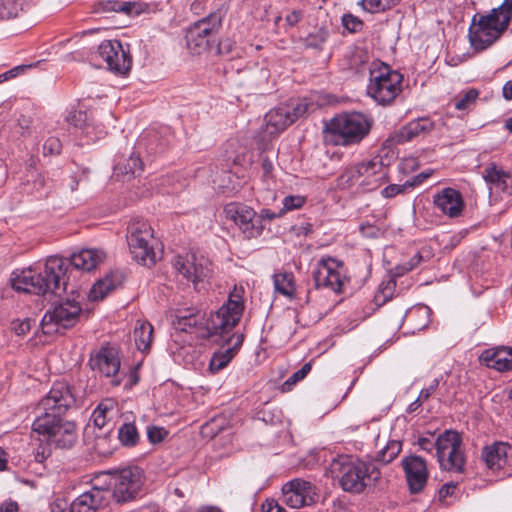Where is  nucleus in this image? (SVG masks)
Instances as JSON below:
<instances>
[{
	"label": "nucleus",
	"mask_w": 512,
	"mask_h": 512,
	"mask_svg": "<svg viewBox=\"0 0 512 512\" xmlns=\"http://www.w3.org/2000/svg\"><path fill=\"white\" fill-rule=\"evenodd\" d=\"M115 170L122 175L135 176L142 172V161L138 154L132 153L122 166L119 163L115 166Z\"/></svg>",
	"instance_id": "obj_39"
},
{
	"label": "nucleus",
	"mask_w": 512,
	"mask_h": 512,
	"mask_svg": "<svg viewBox=\"0 0 512 512\" xmlns=\"http://www.w3.org/2000/svg\"><path fill=\"white\" fill-rule=\"evenodd\" d=\"M122 280L123 276L120 272H111L92 286L89 291V299L92 301L103 299L110 291L118 287Z\"/></svg>",
	"instance_id": "obj_29"
},
{
	"label": "nucleus",
	"mask_w": 512,
	"mask_h": 512,
	"mask_svg": "<svg viewBox=\"0 0 512 512\" xmlns=\"http://www.w3.org/2000/svg\"><path fill=\"white\" fill-rule=\"evenodd\" d=\"M512 453V447L506 442H495L491 445H487L482 450V459L485 462L487 468L493 472L503 471V475L510 476L511 473H506V468L510 454Z\"/></svg>",
	"instance_id": "obj_25"
},
{
	"label": "nucleus",
	"mask_w": 512,
	"mask_h": 512,
	"mask_svg": "<svg viewBox=\"0 0 512 512\" xmlns=\"http://www.w3.org/2000/svg\"><path fill=\"white\" fill-rule=\"evenodd\" d=\"M402 466L410 492H421L429 475L426 461L420 456L411 455L402 460Z\"/></svg>",
	"instance_id": "obj_21"
},
{
	"label": "nucleus",
	"mask_w": 512,
	"mask_h": 512,
	"mask_svg": "<svg viewBox=\"0 0 512 512\" xmlns=\"http://www.w3.org/2000/svg\"><path fill=\"white\" fill-rule=\"evenodd\" d=\"M435 123L429 117H420L414 119L397 131L391 136V141L394 144H404L419 137H424L433 131Z\"/></svg>",
	"instance_id": "obj_24"
},
{
	"label": "nucleus",
	"mask_w": 512,
	"mask_h": 512,
	"mask_svg": "<svg viewBox=\"0 0 512 512\" xmlns=\"http://www.w3.org/2000/svg\"><path fill=\"white\" fill-rule=\"evenodd\" d=\"M441 470L463 473L466 463L462 449V437L453 430H446L438 436V453H435Z\"/></svg>",
	"instance_id": "obj_9"
},
{
	"label": "nucleus",
	"mask_w": 512,
	"mask_h": 512,
	"mask_svg": "<svg viewBox=\"0 0 512 512\" xmlns=\"http://www.w3.org/2000/svg\"><path fill=\"white\" fill-rule=\"evenodd\" d=\"M34 66H35L34 64L16 66V67H14V68H12V69H10V70L0 74V83H2L4 81H7V80H10L12 78H15L20 73H22L25 70H27L29 68H32Z\"/></svg>",
	"instance_id": "obj_56"
},
{
	"label": "nucleus",
	"mask_w": 512,
	"mask_h": 512,
	"mask_svg": "<svg viewBox=\"0 0 512 512\" xmlns=\"http://www.w3.org/2000/svg\"><path fill=\"white\" fill-rule=\"evenodd\" d=\"M512 32V0H504L489 13H476L468 32Z\"/></svg>",
	"instance_id": "obj_11"
},
{
	"label": "nucleus",
	"mask_w": 512,
	"mask_h": 512,
	"mask_svg": "<svg viewBox=\"0 0 512 512\" xmlns=\"http://www.w3.org/2000/svg\"><path fill=\"white\" fill-rule=\"evenodd\" d=\"M100 58L114 74L125 75L132 66L129 46L125 48L118 40L103 41L98 48Z\"/></svg>",
	"instance_id": "obj_16"
},
{
	"label": "nucleus",
	"mask_w": 512,
	"mask_h": 512,
	"mask_svg": "<svg viewBox=\"0 0 512 512\" xmlns=\"http://www.w3.org/2000/svg\"><path fill=\"white\" fill-rule=\"evenodd\" d=\"M479 91L475 88H470L463 93L459 94L454 99V107L456 110L464 111L475 104L479 97Z\"/></svg>",
	"instance_id": "obj_43"
},
{
	"label": "nucleus",
	"mask_w": 512,
	"mask_h": 512,
	"mask_svg": "<svg viewBox=\"0 0 512 512\" xmlns=\"http://www.w3.org/2000/svg\"><path fill=\"white\" fill-rule=\"evenodd\" d=\"M32 431L59 448H70L77 439L75 423L63 417L38 415L32 423Z\"/></svg>",
	"instance_id": "obj_8"
},
{
	"label": "nucleus",
	"mask_w": 512,
	"mask_h": 512,
	"mask_svg": "<svg viewBox=\"0 0 512 512\" xmlns=\"http://www.w3.org/2000/svg\"><path fill=\"white\" fill-rule=\"evenodd\" d=\"M361 234L365 237L374 238L377 237L379 229L369 223H362L359 226Z\"/></svg>",
	"instance_id": "obj_58"
},
{
	"label": "nucleus",
	"mask_w": 512,
	"mask_h": 512,
	"mask_svg": "<svg viewBox=\"0 0 512 512\" xmlns=\"http://www.w3.org/2000/svg\"><path fill=\"white\" fill-rule=\"evenodd\" d=\"M311 363H305L299 370L294 372L282 385V391L286 392L291 390L299 381L303 380L307 374L311 371Z\"/></svg>",
	"instance_id": "obj_46"
},
{
	"label": "nucleus",
	"mask_w": 512,
	"mask_h": 512,
	"mask_svg": "<svg viewBox=\"0 0 512 512\" xmlns=\"http://www.w3.org/2000/svg\"><path fill=\"white\" fill-rule=\"evenodd\" d=\"M462 42H458L457 39L455 40V43L453 45V48L455 49L454 52H449L446 57V63L450 66H458L459 64L466 61L470 56V52H462L461 48L459 47Z\"/></svg>",
	"instance_id": "obj_47"
},
{
	"label": "nucleus",
	"mask_w": 512,
	"mask_h": 512,
	"mask_svg": "<svg viewBox=\"0 0 512 512\" xmlns=\"http://www.w3.org/2000/svg\"><path fill=\"white\" fill-rule=\"evenodd\" d=\"M98 7L104 12L122 13L130 18L150 11V5L143 1L103 0L98 3Z\"/></svg>",
	"instance_id": "obj_26"
},
{
	"label": "nucleus",
	"mask_w": 512,
	"mask_h": 512,
	"mask_svg": "<svg viewBox=\"0 0 512 512\" xmlns=\"http://www.w3.org/2000/svg\"><path fill=\"white\" fill-rule=\"evenodd\" d=\"M483 177L488 184L498 189L505 190L507 187L508 175L494 164L485 168Z\"/></svg>",
	"instance_id": "obj_36"
},
{
	"label": "nucleus",
	"mask_w": 512,
	"mask_h": 512,
	"mask_svg": "<svg viewBox=\"0 0 512 512\" xmlns=\"http://www.w3.org/2000/svg\"><path fill=\"white\" fill-rule=\"evenodd\" d=\"M431 174H432L431 171L421 172V173L415 175L411 180H407L406 185H409L410 188L415 187V186L421 184L425 179L429 178Z\"/></svg>",
	"instance_id": "obj_61"
},
{
	"label": "nucleus",
	"mask_w": 512,
	"mask_h": 512,
	"mask_svg": "<svg viewBox=\"0 0 512 512\" xmlns=\"http://www.w3.org/2000/svg\"><path fill=\"white\" fill-rule=\"evenodd\" d=\"M66 121L69 125L81 129L83 134L84 128L90 123L87 112L81 110L70 111L66 117Z\"/></svg>",
	"instance_id": "obj_45"
},
{
	"label": "nucleus",
	"mask_w": 512,
	"mask_h": 512,
	"mask_svg": "<svg viewBox=\"0 0 512 512\" xmlns=\"http://www.w3.org/2000/svg\"><path fill=\"white\" fill-rule=\"evenodd\" d=\"M168 435V431L164 427L160 426H148L147 427V438L150 443L158 444L161 443Z\"/></svg>",
	"instance_id": "obj_50"
},
{
	"label": "nucleus",
	"mask_w": 512,
	"mask_h": 512,
	"mask_svg": "<svg viewBox=\"0 0 512 512\" xmlns=\"http://www.w3.org/2000/svg\"><path fill=\"white\" fill-rule=\"evenodd\" d=\"M71 387L62 381L55 382L38 404L39 415L63 417L75 404Z\"/></svg>",
	"instance_id": "obj_14"
},
{
	"label": "nucleus",
	"mask_w": 512,
	"mask_h": 512,
	"mask_svg": "<svg viewBox=\"0 0 512 512\" xmlns=\"http://www.w3.org/2000/svg\"><path fill=\"white\" fill-rule=\"evenodd\" d=\"M282 215V212L275 213L270 209H262L259 214H257V218L260 219V223L262 224L263 220H273L277 217H280Z\"/></svg>",
	"instance_id": "obj_63"
},
{
	"label": "nucleus",
	"mask_w": 512,
	"mask_h": 512,
	"mask_svg": "<svg viewBox=\"0 0 512 512\" xmlns=\"http://www.w3.org/2000/svg\"><path fill=\"white\" fill-rule=\"evenodd\" d=\"M106 133L107 132L103 125H95V124L89 123V125H87L84 128V135L87 137L88 141H92V142H95V141L103 138L104 135H106Z\"/></svg>",
	"instance_id": "obj_51"
},
{
	"label": "nucleus",
	"mask_w": 512,
	"mask_h": 512,
	"mask_svg": "<svg viewBox=\"0 0 512 512\" xmlns=\"http://www.w3.org/2000/svg\"><path fill=\"white\" fill-rule=\"evenodd\" d=\"M61 147L62 145L58 138L50 137L43 145L44 154H59L61 152Z\"/></svg>",
	"instance_id": "obj_55"
},
{
	"label": "nucleus",
	"mask_w": 512,
	"mask_h": 512,
	"mask_svg": "<svg viewBox=\"0 0 512 512\" xmlns=\"http://www.w3.org/2000/svg\"><path fill=\"white\" fill-rule=\"evenodd\" d=\"M127 242L132 257L141 265L151 267L157 261L151 225L144 219H133L127 228Z\"/></svg>",
	"instance_id": "obj_7"
},
{
	"label": "nucleus",
	"mask_w": 512,
	"mask_h": 512,
	"mask_svg": "<svg viewBox=\"0 0 512 512\" xmlns=\"http://www.w3.org/2000/svg\"><path fill=\"white\" fill-rule=\"evenodd\" d=\"M305 203V198L300 195H288L283 199L282 214L287 211L301 208Z\"/></svg>",
	"instance_id": "obj_49"
},
{
	"label": "nucleus",
	"mask_w": 512,
	"mask_h": 512,
	"mask_svg": "<svg viewBox=\"0 0 512 512\" xmlns=\"http://www.w3.org/2000/svg\"><path fill=\"white\" fill-rule=\"evenodd\" d=\"M211 51L217 54H228L232 51V42L228 37L225 39L215 38V42L211 45Z\"/></svg>",
	"instance_id": "obj_52"
},
{
	"label": "nucleus",
	"mask_w": 512,
	"mask_h": 512,
	"mask_svg": "<svg viewBox=\"0 0 512 512\" xmlns=\"http://www.w3.org/2000/svg\"><path fill=\"white\" fill-rule=\"evenodd\" d=\"M224 337H226L224 344L210 359L209 370L212 373H217L226 367L236 355L244 341V335L238 332L232 333L231 335L229 333Z\"/></svg>",
	"instance_id": "obj_23"
},
{
	"label": "nucleus",
	"mask_w": 512,
	"mask_h": 512,
	"mask_svg": "<svg viewBox=\"0 0 512 512\" xmlns=\"http://www.w3.org/2000/svg\"><path fill=\"white\" fill-rule=\"evenodd\" d=\"M93 371L111 378V384L118 386L121 383L120 377V357L118 350L111 346H102L99 350L91 354L89 360Z\"/></svg>",
	"instance_id": "obj_19"
},
{
	"label": "nucleus",
	"mask_w": 512,
	"mask_h": 512,
	"mask_svg": "<svg viewBox=\"0 0 512 512\" xmlns=\"http://www.w3.org/2000/svg\"><path fill=\"white\" fill-rule=\"evenodd\" d=\"M330 470L341 488L349 493L359 494L379 478L380 472L371 463L349 457H339L331 462Z\"/></svg>",
	"instance_id": "obj_4"
},
{
	"label": "nucleus",
	"mask_w": 512,
	"mask_h": 512,
	"mask_svg": "<svg viewBox=\"0 0 512 512\" xmlns=\"http://www.w3.org/2000/svg\"><path fill=\"white\" fill-rule=\"evenodd\" d=\"M18 504L14 501H5L0 504V512H17Z\"/></svg>",
	"instance_id": "obj_64"
},
{
	"label": "nucleus",
	"mask_w": 512,
	"mask_h": 512,
	"mask_svg": "<svg viewBox=\"0 0 512 512\" xmlns=\"http://www.w3.org/2000/svg\"><path fill=\"white\" fill-rule=\"evenodd\" d=\"M347 68L355 73H362L365 70L369 71L372 62H370L369 53L362 48H355L345 55Z\"/></svg>",
	"instance_id": "obj_30"
},
{
	"label": "nucleus",
	"mask_w": 512,
	"mask_h": 512,
	"mask_svg": "<svg viewBox=\"0 0 512 512\" xmlns=\"http://www.w3.org/2000/svg\"><path fill=\"white\" fill-rule=\"evenodd\" d=\"M342 24L347 32H360L364 26V23L360 18L350 13L342 16Z\"/></svg>",
	"instance_id": "obj_48"
},
{
	"label": "nucleus",
	"mask_w": 512,
	"mask_h": 512,
	"mask_svg": "<svg viewBox=\"0 0 512 512\" xmlns=\"http://www.w3.org/2000/svg\"><path fill=\"white\" fill-rule=\"evenodd\" d=\"M262 511L263 512H285V510L281 506H279L275 500H266L262 504Z\"/></svg>",
	"instance_id": "obj_62"
},
{
	"label": "nucleus",
	"mask_w": 512,
	"mask_h": 512,
	"mask_svg": "<svg viewBox=\"0 0 512 512\" xmlns=\"http://www.w3.org/2000/svg\"><path fill=\"white\" fill-rule=\"evenodd\" d=\"M387 179V170L378 157L346 166L337 177V187L365 193L376 190Z\"/></svg>",
	"instance_id": "obj_3"
},
{
	"label": "nucleus",
	"mask_w": 512,
	"mask_h": 512,
	"mask_svg": "<svg viewBox=\"0 0 512 512\" xmlns=\"http://www.w3.org/2000/svg\"><path fill=\"white\" fill-rule=\"evenodd\" d=\"M110 485L117 502H127L136 497L143 485V471L129 466L112 473Z\"/></svg>",
	"instance_id": "obj_13"
},
{
	"label": "nucleus",
	"mask_w": 512,
	"mask_h": 512,
	"mask_svg": "<svg viewBox=\"0 0 512 512\" xmlns=\"http://www.w3.org/2000/svg\"><path fill=\"white\" fill-rule=\"evenodd\" d=\"M316 287L328 288L336 294L344 291L349 282L344 263L331 256H322L313 272Z\"/></svg>",
	"instance_id": "obj_10"
},
{
	"label": "nucleus",
	"mask_w": 512,
	"mask_h": 512,
	"mask_svg": "<svg viewBox=\"0 0 512 512\" xmlns=\"http://www.w3.org/2000/svg\"><path fill=\"white\" fill-rule=\"evenodd\" d=\"M400 0H361L359 5L369 13L384 12L397 5Z\"/></svg>",
	"instance_id": "obj_44"
},
{
	"label": "nucleus",
	"mask_w": 512,
	"mask_h": 512,
	"mask_svg": "<svg viewBox=\"0 0 512 512\" xmlns=\"http://www.w3.org/2000/svg\"><path fill=\"white\" fill-rule=\"evenodd\" d=\"M23 0H2L0 2V19L10 20L23 11Z\"/></svg>",
	"instance_id": "obj_40"
},
{
	"label": "nucleus",
	"mask_w": 512,
	"mask_h": 512,
	"mask_svg": "<svg viewBox=\"0 0 512 512\" xmlns=\"http://www.w3.org/2000/svg\"><path fill=\"white\" fill-rule=\"evenodd\" d=\"M118 439L125 447H134L140 439L139 432L133 422L123 423L118 429Z\"/></svg>",
	"instance_id": "obj_35"
},
{
	"label": "nucleus",
	"mask_w": 512,
	"mask_h": 512,
	"mask_svg": "<svg viewBox=\"0 0 512 512\" xmlns=\"http://www.w3.org/2000/svg\"><path fill=\"white\" fill-rule=\"evenodd\" d=\"M223 15L220 11L212 12L207 17L194 23L193 28L200 32H213L221 26Z\"/></svg>",
	"instance_id": "obj_38"
},
{
	"label": "nucleus",
	"mask_w": 512,
	"mask_h": 512,
	"mask_svg": "<svg viewBox=\"0 0 512 512\" xmlns=\"http://www.w3.org/2000/svg\"><path fill=\"white\" fill-rule=\"evenodd\" d=\"M373 120L361 112H344L333 117L326 126L327 137L337 146L360 143L370 132Z\"/></svg>",
	"instance_id": "obj_5"
},
{
	"label": "nucleus",
	"mask_w": 512,
	"mask_h": 512,
	"mask_svg": "<svg viewBox=\"0 0 512 512\" xmlns=\"http://www.w3.org/2000/svg\"><path fill=\"white\" fill-rule=\"evenodd\" d=\"M455 489H456V483L454 482H450V483H446L444 484L440 489H439V498L440 499H445L449 496H452L455 492Z\"/></svg>",
	"instance_id": "obj_60"
},
{
	"label": "nucleus",
	"mask_w": 512,
	"mask_h": 512,
	"mask_svg": "<svg viewBox=\"0 0 512 512\" xmlns=\"http://www.w3.org/2000/svg\"><path fill=\"white\" fill-rule=\"evenodd\" d=\"M67 262L61 257H49L42 270L29 267L11 274L12 288L36 295L61 296L67 289Z\"/></svg>",
	"instance_id": "obj_2"
},
{
	"label": "nucleus",
	"mask_w": 512,
	"mask_h": 512,
	"mask_svg": "<svg viewBox=\"0 0 512 512\" xmlns=\"http://www.w3.org/2000/svg\"><path fill=\"white\" fill-rule=\"evenodd\" d=\"M81 312L80 304L75 300H66L48 310L42 320L41 328L44 334L58 333L76 324Z\"/></svg>",
	"instance_id": "obj_12"
},
{
	"label": "nucleus",
	"mask_w": 512,
	"mask_h": 512,
	"mask_svg": "<svg viewBox=\"0 0 512 512\" xmlns=\"http://www.w3.org/2000/svg\"><path fill=\"white\" fill-rule=\"evenodd\" d=\"M435 209L443 216L456 219L462 216L465 201L461 192L455 188L446 187L433 195Z\"/></svg>",
	"instance_id": "obj_20"
},
{
	"label": "nucleus",
	"mask_w": 512,
	"mask_h": 512,
	"mask_svg": "<svg viewBox=\"0 0 512 512\" xmlns=\"http://www.w3.org/2000/svg\"><path fill=\"white\" fill-rule=\"evenodd\" d=\"M261 181L267 190L274 189L276 187V177L274 174L273 160L267 155H261Z\"/></svg>",
	"instance_id": "obj_37"
},
{
	"label": "nucleus",
	"mask_w": 512,
	"mask_h": 512,
	"mask_svg": "<svg viewBox=\"0 0 512 512\" xmlns=\"http://www.w3.org/2000/svg\"><path fill=\"white\" fill-rule=\"evenodd\" d=\"M217 34H186V45L191 54L200 55L210 50Z\"/></svg>",
	"instance_id": "obj_32"
},
{
	"label": "nucleus",
	"mask_w": 512,
	"mask_h": 512,
	"mask_svg": "<svg viewBox=\"0 0 512 512\" xmlns=\"http://www.w3.org/2000/svg\"><path fill=\"white\" fill-rule=\"evenodd\" d=\"M307 111V105L291 101L271 109L265 115L264 131L270 136L278 135Z\"/></svg>",
	"instance_id": "obj_15"
},
{
	"label": "nucleus",
	"mask_w": 512,
	"mask_h": 512,
	"mask_svg": "<svg viewBox=\"0 0 512 512\" xmlns=\"http://www.w3.org/2000/svg\"><path fill=\"white\" fill-rule=\"evenodd\" d=\"M245 289L235 285L230 291L227 301L208 319L201 312H185L173 321L176 330L194 334L197 339H209L219 336L224 338L232 332L243 315L245 309Z\"/></svg>",
	"instance_id": "obj_1"
},
{
	"label": "nucleus",
	"mask_w": 512,
	"mask_h": 512,
	"mask_svg": "<svg viewBox=\"0 0 512 512\" xmlns=\"http://www.w3.org/2000/svg\"><path fill=\"white\" fill-rule=\"evenodd\" d=\"M438 386L439 379L435 378L428 387H425L420 391V399H422L425 402L437 390Z\"/></svg>",
	"instance_id": "obj_57"
},
{
	"label": "nucleus",
	"mask_w": 512,
	"mask_h": 512,
	"mask_svg": "<svg viewBox=\"0 0 512 512\" xmlns=\"http://www.w3.org/2000/svg\"><path fill=\"white\" fill-rule=\"evenodd\" d=\"M224 213L227 219L239 227L246 238H256L262 234L264 226L251 207L239 203H229L224 207Z\"/></svg>",
	"instance_id": "obj_17"
},
{
	"label": "nucleus",
	"mask_w": 512,
	"mask_h": 512,
	"mask_svg": "<svg viewBox=\"0 0 512 512\" xmlns=\"http://www.w3.org/2000/svg\"><path fill=\"white\" fill-rule=\"evenodd\" d=\"M483 359L490 368L500 372L509 371L512 369V348L497 347L486 350Z\"/></svg>",
	"instance_id": "obj_28"
},
{
	"label": "nucleus",
	"mask_w": 512,
	"mask_h": 512,
	"mask_svg": "<svg viewBox=\"0 0 512 512\" xmlns=\"http://www.w3.org/2000/svg\"><path fill=\"white\" fill-rule=\"evenodd\" d=\"M501 34H466L463 38L457 37L458 42L470 44V49L474 53H479L492 46Z\"/></svg>",
	"instance_id": "obj_31"
},
{
	"label": "nucleus",
	"mask_w": 512,
	"mask_h": 512,
	"mask_svg": "<svg viewBox=\"0 0 512 512\" xmlns=\"http://www.w3.org/2000/svg\"><path fill=\"white\" fill-rule=\"evenodd\" d=\"M403 75L381 61L369 68L367 94L378 104H391L402 91Z\"/></svg>",
	"instance_id": "obj_6"
},
{
	"label": "nucleus",
	"mask_w": 512,
	"mask_h": 512,
	"mask_svg": "<svg viewBox=\"0 0 512 512\" xmlns=\"http://www.w3.org/2000/svg\"><path fill=\"white\" fill-rule=\"evenodd\" d=\"M402 443L398 440H390L386 446L382 448L377 454V460L388 464L392 462L401 452Z\"/></svg>",
	"instance_id": "obj_41"
},
{
	"label": "nucleus",
	"mask_w": 512,
	"mask_h": 512,
	"mask_svg": "<svg viewBox=\"0 0 512 512\" xmlns=\"http://www.w3.org/2000/svg\"><path fill=\"white\" fill-rule=\"evenodd\" d=\"M112 404L110 402H101L93 411L90 422L95 427L101 429L105 426L107 418L111 417Z\"/></svg>",
	"instance_id": "obj_42"
},
{
	"label": "nucleus",
	"mask_w": 512,
	"mask_h": 512,
	"mask_svg": "<svg viewBox=\"0 0 512 512\" xmlns=\"http://www.w3.org/2000/svg\"><path fill=\"white\" fill-rule=\"evenodd\" d=\"M173 267L188 282H192L195 289L210 276V262L204 257L195 254L178 255L173 260Z\"/></svg>",
	"instance_id": "obj_18"
},
{
	"label": "nucleus",
	"mask_w": 512,
	"mask_h": 512,
	"mask_svg": "<svg viewBox=\"0 0 512 512\" xmlns=\"http://www.w3.org/2000/svg\"><path fill=\"white\" fill-rule=\"evenodd\" d=\"M282 492L284 502L291 508L298 509L312 500L314 489L311 482L296 478L284 484Z\"/></svg>",
	"instance_id": "obj_22"
},
{
	"label": "nucleus",
	"mask_w": 512,
	"mask_h": 512,
	"mask_svg": "<svg viewBox=\"0 0 512 512\" xmlns=\"http://www.w3.org/2000/svg\"><path fill=\"white\" fill-rule=\"evenodd\" d=\"M407 188L410 187L409 185H406V182L404 184H390L381 191V194L385 198H392L405 192Z\"/></svg>",
	"instance_id": "obj_53"
},
{
	"label": "nucleus",
	"mask_w": 512,
	"mask_h": 512,
	"mask_svg": "<svg viewBox=\"0 0 512 512\" xmlns=\"http://www.w3.org/2000/svg\"><path fill=\"white\" fill-rule=\"evenodd\" d=\"M301 18H302L301 11L293 10L286 15L285 21H286L288 27L292 28L301 20Z\"/></svg>",
	"instance_id": "obj_59"
},
{
	"label": "nucleus",
	"mask_w": 512,
	"mask_h": 512,
	"mask_svg": "<svg viewBox=\"0 0 512 512\" xmlns=\"http://www.w3.org/2000/svg\"><path fill=\"white\" fill-rule=\"evenodd\" d=\"M275 290L290 300L296 298V284L291 272L275 273L273 275Z\"/></svg>",
	"instance_id": "obj_33"
},
{
	"label": "nucleus",
	"mask_w": 512,
	"mask_h": 512,
	"mask_svg": "<svg viewBox=\"0 0 512 512\" xmlns=\"http://www.w3.org/2000/svg\"><path fill=\"white\" fill-rule=\"evenodd\" d=\"M106 258V253L102 249L87 248L82 249L71 256V265L78 270L92 271Z\"/></svg>",
	"instance_id": "obj_27"
},
{
	"label": "nucleus",
	"mask_w": 512,
	"mask_h": 512,
	"mask_svg": "<svg viewBox=\"0 0 512 512\" xmlns=\"http://www.w3.org/2000/svg\"><path fill=\"white\" fill-rule=\"evenodd\" d=\"M418 445H419V448L423 451L432 453L434 450H436V453H438V438L436 440H434L433 436L420 437L418 439Z\"/></svg>",
	"instance_id": "obj_54"
},
{
	"label": "nucleus",
	"mask_w": 512,
	"mask_h": 512,
	"mask_svg": "<svg viewBox=\"0 0 512 512\" xmlns=\"http://www.w3.org/2000/svg\"><path fill=\"white\" fill-rule=\"evenodd\" d=\"M153 334V326L144 321H137L134 328V340L136 347L139 351H146L149 349Z\"/></svg>",
	"instance_id": "obj_34"
}]
</instances>
